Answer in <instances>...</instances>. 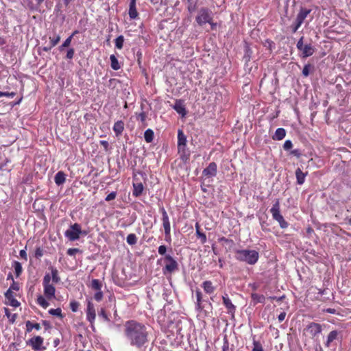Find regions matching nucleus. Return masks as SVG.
I'll return each instance as SVG.
<instances>
[{"mask_svg":"<svg viewBox=\"0 0 351 351\" xmlns=\"http://www.w3.org/2000/svg\"><path fill=\"white\" fill-rule=\"evenodd\" d=\"M217 166L214 162H210L202 171V175L207 178L215 177L217 175Z\"/></svg>","mask_w":351,"mask_h":351,"instance_id":"ddd939ff","label":"nucleus"},{"mask_svg":"<svg viewBox=\"0 0 351 351\" xmlns=\"http://www.w3.org/2000/svg\"><path fill=\"white\" fill-rule=\"evenodd\" d=\"M137 237L135 234H129L126 238L127 243L130 245H134L137 243Z\"/></svg>","mask_w":351,"mask_h":351,"instance_id":"c9c22d12","label":"nucleus"},{"mask_svg":"<svg viewBox=\"0 0 351 351\" xmlns=\"http://www.w3.org/2000/svg\"><path fill=\"white\" fill-rule=\"evenodd\" d=\"M186 145V136L184 134L182 130H179L178 132V152H184L185 147Z\"/></svg>","mask_w":351,"mask_h":351,"instance_id":"4468645a","label":"nucleus"},{"mask_svg":"<svg viewBox=\"0 0 351 351\" xmlns=\"http://www.w3.org/2000/svg\"><path fill=\"white\" fill-rule=\"evenodd\" d=\"M304 36H302L296 44L297 49L302 52L301 57L302 58H308L312 56L315 51V48L311 44L304 45Z\"/></svg>","mask_w":351,"mask_h":351,"instance_id":"0eeeda50","label":"nucleus"},{"mask_svg":"<svg viewBox=\"0 0 351 351\" xmlns=\"http://www.w3.org/2000/svg\"><path fill=\"white\" fill-rule=\"evenodd\" d=\"M253 346L252 351H264L262 345L258 341L254 340Z\"/></svg>","mask_w":351,"mask_h":351,"instance_id":"09e8293b","label":"nucleus"},{"mask_svg":"<svg viewBox=\"0 0 351 351\" xmlns=\"http://www.w3.org/2000/svg\"><path fill=\"white\" fill-rule=\"evenodd\" d=\"M133 186H134V189L132 191V195L134 197L140 196L142 194L143 189H144L143 184L142 183L134 184Z\"/></svg>","mask_w":351,"mask_h":351,"instance_id":"cd10ccee","label":"nucleus"},{"mask_svg":"<svg viewBox=\"0 0 351 351\" xmlns=\"http://www.w3.org/2000/svg\"><path fill=\"white\" fill-rule=\"evenodd\" d=\"M292 147H293V143H292L291 141H290V140L285 141L284 145H283V148L285 150H289L291 148H292Z\"/></svg>","mask_w":351,"mask_h":351,"instance_id":"864d4df0","label":"nucleus"},{"mask_svg":"<svg viewBox=\"0 0 351 351\" xmlns=\"http://www.w3.org/2000/svg\"><path fill=\"white\" fill-rule=\"evenodd\" d=\"M34 256L36 258H40L43 256V250L40 247H37L35 250Z\"/></svg>","mask_w":351,"mask_h":351,"instance_id":"3c124183","label":"nucleus"},{"mask_svg":"<svg viewBox=\"0 0 351 351\" xmlns=\"http://www.w3.org/2000/svg\"><path fill=\"white\" fill-rule=\"evenodd\" d=\"M116 196H117V193L115 191H112L106 196V197L105 198V200L107 202H110L111 200L114 199L116 198Z\"/></svg>","mask_w":351,"mask_h":351,"instance_id":"603ef678","label":"nucleus"},{"mask_svg":"<svg viewBox=\"0 0 351 351\" xmlns=\"http://www.w3.org/2000/svg\"><path fill=\"white\" fill-rule=\"evenodd\" d=\"M37 303L44 308H46L49 306V303L46 300V299L41 295H38L37 298Z\"/></svg>","mask_w":351,"mask_h":351,"instance_id":"f704fd0d","label":"nucleus"},{"mask_svg":"<svg viewBox=\"0 0 351 351\" xmlns=\"http://www.w3.org/2000/svg\"><path fill=\"white\" fill-rule=\"evenodd\" d=\"M43 285L44 288V295L48 300L55 298L56 288L53 283H51V276L49 274H46L44 276L43 280Z\"/></svg>","mask_w":351,"mask_h":351,"instance_id":"39448f33","label":"nucleus"},{"mask_svg":"<svg viewBox=\"0 0 351 351\" xmlns=\"http://www.w3.org/2000/svg\"><path fill=\"white\" fill-rule=\"evenodd\" d=\"M163 260L165 262V267L162 268L164 275L171 274L178 269V263L170 254H166Z\"/></svg>","mask_w":351,"mask_h":351,"instance_id":"423d86ee","label":"nucleus"},{"mask_svg":"<svg viewBox=\"0 0 351 351\" xmlns=\"http://www.w3.org/2000/svg\"><path fill=\"white\" fill-rule=\"evenodd\" d=\"M154 133L152 130L147 129L144 133V138L147 143H152L154 139Z\"/></svg>","mask_w":351,"mask_h":351,"instance_id":"473e14b6","label":"nucleus"},{"mask_svg":"<svg viewBox=\"0 0 351 351\" xmlns=\"http://www.w3.org/2000/svg\"><path fill=\"white\" fill-rule=\"evenodd\" d=\"M202 287L204 291L208 294L213 293L215 290V288L213 287L212 282L210 280L204 281L202 283Z\"/></svg>","mask_w":351,"mask_h":351,"instance_id":"bb28decb","label":"nucleus"},{"mask_svg":"<svg viewBox=\"0 0 351 351\" xmlns=\"http://www.w3.org/2000/svg\"><path fill=\"white\" fill-rule=\"evenodd\" d=\"M129 16L130 19H134L138 16V12L136 8V0H131L130 3Z\"/></svg>","mask_w":351,"mask_h":351,"instance_id":"4be33fe9","label":"nucleus"},{"mask_svg":"<svg viewBox=\"0 0 351 351\" xmlns=\"http://www.w3.org/2000/svg\"><path fill=\"white\" fill-rule=\"evenodd\" d=\"M286 136V130L282 128H278L275 134L273 135L272 138L276 141H280Z\"/></svg>","mask_w":351,"mask_h":351,"instance_id":"5701e85b","label":"nucleus"},{"mask_svg":"<svg viewBox=\"0 0 351 351\" xmlns=\"http://www.w3.org/2000/svg\"><path fill=\"white\" fill-rule=\"evenodd\" d=\"M66 180V175L63 171H58L55 177H54V181L55 183L60 186L65 182Z\"/></svg>","mask_w":351,"mask_h":351,"instance_id":"b1692460","label":"nucleus"},{"mask_svg":"<svg viewBox=\"0 0 351 351\" xmlns=\"http://www.w3.org/2000/svg\"><path fill=\"white\" fill-rule=\"evenodd\" d=\"M146 117H147L145 112H142L138 114L137 119L140 120L142 123H144L145 121Z\"/></svg>","mask_w":351,"mask_h":351,"instance_id":"052dcab7","label":"nucleus"},{"mask_svg":"<svg viewBox=\"0 0 351 351\" xmlns=\"http://www.w3.org/2000/svg\"><path fill=\"white\" fill-rule=\"evenodd\" d=\"M230 349L229 348V342L226 337L223 339V344L222 346V351H228Z\"/></svg>","mask_w":351,"mask_h":351,"instance_id":"4d7b16f0","label":"nucleus"},{"mask_svg":"<svg viewBox=\"0 0 351 351\" xmlns=\"http://www.w3.org/2000/svg\"><path fill=\"white\" fill-rule=\"evenodd\" d=\"M302 24V23H301L300 21L295 20V21L291 26L292 32L293 33L296 32Z\"/></svg>","mask_w":351,"mask_h":351,"instance_id":"8fccbe9b","label":"nucleus"},{"mask_svg":"<svg viewBox=\"0 0 351 351\" xmlns=\"http://www.w3.org/2000/svg\"><path fill=\"white\" fill-rule=\"evenodd\" d=\"M74 53H75V50L73 48H70L68 51H67V53H66V58L67 59H72L74 56Z\"/></svg>","mask_w":351,"mask_h":351,"instance_id":"6e6d98bb","label":"nucleus"},{"mask_svg":"<svg viewBox=\"0 0 351 351\" xmlns=\"http://www.w3.org/2000/svg\"><path fill=\"white\" fill-rule=\"evenodd\" d=\"M270 213L272 215L273 219L278 222L281 228L285 229L289 226V223L285 220L283 216L280 214V201L278 199H276L270 209Z\"/></svg>","mask_w":351,"mask_h":351,"instance_id":"7ed1b4c3","label":"nucleus"},{"mask_svg":"<svg viewBox=\"0 0 351 351\" xmlns=\"http://www.w3.org/2000/svg\"><path fill=\"white\" fill-rule=\"evenodd\" d=\"M49 40H50V45L53 47L56 45H58V43L60 42V35H54L53 37L50 36Z\"/></svg>","mask_w":351,"mask_h":351,"instance_id":"79ce46f5","label":"nucleus"},{"mask_svg":"<svg viewBox=\"0 0 351 351\" xmlns=\"http://www.w3.org/2000/svg\"><path fill=\"white\" fill-rule=\"evenodd\" d=\"M15 95H16V93L14 92L8 93V92H1L0 91V97H3V96L8 97H14L15 96Z\"/></svg>","mask_w":351,"mask_h":351,"instance_id":"13d9d810","label":"nucleus"},{"mask_svg":"<svg viewBox=\"0 0 351 351\" xmlns=\"http://www.w3.org/2000/svg\"><path fill=\"white\" fill-rule=\"evenodd\" d=\"M96 317L95 309L93 304L88 300L86 308V319L91 324H93ZM93 328V325L91 326Z\"/></svg>","mask_w":351,"mask_h":351,"instance_id":"f8f14e48","label":"nucleus"},{"mask_svg":"<svg viewBox=\"0 0 351 351\" xmlns=\"http://www.w3.org/2000/svg\"><path fill=\"white\" fill-rule=\"evenodd\" d=\"M173 109L182 117H184L186 114V108L184 103L181 100H176L173 106Z\"/></svg>","mask_w":351,"mask_h":351,"instance_id":"a211bd4d","label":"nucleus"},{"mask_svg":"<svg viewBox=\"0 0 351 351\" xmlns=\"http://www.w3.org/2000/svg\"><path fill=\"white\" fill-rule=\"evenodd\" d=\"M223 303L228 310V313L234 315L236 311V306L232 303L230 299L228 297L227 294L222 297Z\"/></svg>","mask_w":351,"mask_h":351,"instance_id":"dca6fc26","label":"nucleus"},{"mask_svg":"<svg viewBox=\"0 0 351 351\" xmlns=\"http://www.w3.org/2000/svg\"><path fill=\"white\" fill-rule=\"evenodd\" d=\"M123 42H124L123 36H122V35L119 36L115 39V47L119 49H121L123 48Z\"/></svg>","mask_w":351,"mask_h":351,"instance_id":"4c0bfd02","label":"nucleus"},{"mask_svg":"<svg viewBox=\"0 0 351 351\" xmlns=\"http://www.w3.org/2000/svg\"><path fill=\"white\" fill-rule=\"evenodd\" d=\"M212 19V12L206 8H202L198 11L195 21L199 25L202 26L207 23H210Z\"/></svg>","mask_w":351,"mask_h":351,"instance_id":"6e6552de","label":"nucleus"},{"mask_svg":"<svg viewBox=\"0 0 351 351\" xmlns=\"http://www.w3.org/2000/svg\"><path fill=\"white\" fill-rule=\"evenodd\" d=\"M49 269L51 271V275H50L51 276V281H52V282L54 284H57V283L60 282V277L59 276L58 269L53 267H50Z\"/></svg>","mask_w":351,"mask_h":351,"instance_id":"a878e982","label":"nucleus"},{"mask_svg":"<svg viewBox=\"0 0 351 351\" xmlns=\"http://www.w3.org/2000/svg\"><path fill=\"white\" fill-rule=\"evenodd\" d=\"M259 258V254L254 250H237L235 251V258L249 265L256 264Z\"/></svg>","mask_w":351,"mask_h":351,"instance_id":"f03ea898","label":"nucleus"},{"mask_svg":"<svg viewBox=\"0 0 351 351\" xmlns=\"http://www.w3.org/2000/svg\"><path fill=\"white\" fill-rule=\"evenodd\" d=\"M252 53V49L249 47H246L245 49V54L243 56V60L246 63L250 61Z\"/></svg>","mask_w":351,"mask_h":351,"instance_id":"e433bc0d","label":"nucleus"},{"mask_svg":"<svg viewBox=\"0 0 351 351\" xmlns=\"http://www.w3.org/2000/svg\"><path fill=\"white\" fill-rule=\"evenodd\" d=\"M94 298L96 301L99 302L103 298V293L101 291V290L97 291V292L95 293L94 295Z\"/></svg>","mask_w":351,"mask_h":351,"instance_id":"5fc2aeb1","label":"nucleus"},{"mask_svg":"<svg viewBox=\"0 0 351 351\" xmlns=\"http://www.w3.org/2000/svg\"><path fill=\"white\" fill-rule=\"evenodd\" d=\"M158 251L160 255H166L165 253L167 252V247L164 245H160L158 247Z\"/></svg>","mask_w":351,"mask_h":351,"instance_id":"bf43d9fd","label":"nucleus"},{"mask_svg":"<svg viewBox=\"0 0 351 351\" xmlns=\"http://www.w3.org/2000/svg\"><path fill=\"white\" fill-rule=\"evenodd\" d=\"M5 298L9 301L10 306L13 307H18L20 305V302L14 298V293L11 290H7L5 293Z\"/></svg>","mask_w":351,"mask_h":351,"instance_id":"f3484780","label":"nucleus"},{"mask_svg":"<svg viewBox=\"0 0 351 351\" xmlns=\"http://www.w3.org/2000/svg\"><path fill=\"white\" fill-rule=\"evenodd\" d=\"M124 130V123L122 121H117L113 126V131L117 136L121 135Z\"/></svg>","mask_w":351,"mask_h":351,"instance_id":"412c9836","label":"nucleus"},{"mask_svg":"<svg viewBox=\"0 0 351 351\" xmlns=\"http://www.w3.org/2000/svg\"><path fill=\"white\" fill-rule=\"evenodd\" d=\"M306 329L312 337H315L322 332V326L318 323L311 322L306 326Z\"/></svg>","mask_w":351,"mask_h":351,"instance_id":"9b49d317","label":"nucleus"},{"mask_svg":"<svg viewBox=\"0 0 351 351\" xmlns=\"http://www.w3.org/2000/svg\"><path fill=\"white\" fill-rule=\"evenodd\" d=\"M196 298H197V303H196V309L198 311H201L204 308V306L202 305V292L197 289L195 291Z\"/></svg>","mask_w":351,"mask_h":351,"instance_id":"c85d7f7f","label":"nucleus"},{"mask_svg":"<svg viewBox=\"0 0 351 351\" xmlns=\"http://www.w3.org/2000/svg\"><path fill=\"white\" fill-rule=\"evenodd\" d=\"M124 327L125 336L130 346L141 348L148 343L149 333L144 324L130 320L125 322Z\"/></svg>","mask_w":351,"mask_h":351,"instance_id":"f257e3e1","label":"nucleus"},{"mask_svg":"<svg viewBox=\"0 0 351 351\" xmlns=\"http://www.w3.org/2000/svg\"><path fill=\"white\" fill-rule=\"evenodd\" d=\"M90 287L93 289L99 291L101 288V284L98 279H93L91 281Z\"/></svg>","mask_w":351,"mask_h":351,"instance_id":"ea45409f","label":"nucleus"},{"mask_svg":"<svg viewBox=\"0 0 351 351\" xmlns=\"http://www.w3.org/2000/svg\"><path fill=\"white\" fill-rule=\"evenodd\" d=\"M100 145H102L106 151L108 149L109 143L106 141H100Z\"/></svg>","mask_w":351,"mask_h":351,"instance_id":"774afa93","label":"nucleus"},{"mask_svg":"<svg viewBox=\"0 0 351 351\" xmlns=\"http://www.w3.org/2000/svg\"><path fill=\"white\" fill-rule=\"evenodd\" d=\"M99 315L101 316V317H103L105 321H107V322L110 321L108 316L106 313V311H104V309H103V308L101 309V311L99 312Z\"/></svg>","mask_w":351,"mask_h":351,"instance_id":"680f3d73","label":"nucleus"},{"mask_svg":"<svg viewBox=\"0 0 351 351\" xmlns=\"http://www.w3.org/2000/svg\"><path fill=\"white\" fill-rule=\"evenodd\" d=\"M162 213V226L165 230V234L169 237V232H171V225L167 211L164 207L160 209Z\"/></svg>","mask_w":351,"mask_h":351,"instance_id":"9d476101","label":"nucleus"},{"mask_svg":"<svg viewBox=\"0 0 351 351\" xmlns=\"http://www.w3.org/2000/svg\"><path fill=\"white\" fill-rule=\"evenodd\" d=\"M308 173H304L300 168H298L295 171V176L297 180V184L299 185H302L304 184L305 181V178L307 176Z\"/></svg>","mask_w":351,"mask_h":351,"instance_id":"6ab92c4d","label":"nucleus"},{"mask_svg":"<svg viewBox=\"0 0 351 351\" xmlns=\"http://www.w3.org/2000/svg\"><path fill=\"white\" fill-rule=\"evenodd\" d=\"M110 66L114 70H119L121 68V66L119 63V61L114 55H110Z\"/></svg>","mask_w":351,"mask_h":351,"instance_id":"7c9ffc66","label":"nucleus"},{"mask_svg":"<svg viewBox=\"0 0 351 351\" xmlns=\"http://www.w3.org/2000/svg\"><path fill=\"white\" fill-rule=\"evenodd\" d=\"M19 289V284L15 282L13 280L12 284L10 285V288L8 290H11L13 291V290L18 291Z\"/></svg>","mask_w":351,"mask_h":351,"instance_id":"0e129e2a","label":"nucleus"},{"mask_svg":"<svg viewBox=\"0 0 351 351\" xmlns=\"http://www.w3.org/2000/svg\"><path fill=\"white\" fill-rule=\"evenodd\" d=\"M199 229H200L198 223H197L195 224L196 234H197V237L201 239V243L202 244H204L206 242V236L204 233L201 232Z\"/></svg>","mask_w":351,"mask_h":351,"instance_id":"2f4dec72","label":"nucleus"},{"mask_svg":"<svg viewBox=\"0 0 351 351\" xmlns=\"http://www.w3.org/2000/svg\"><path fill=\"white\" fill-rule=\"evenodd\" d=\"M80 250L77 248H69L67 250V254L69 255V256H74Z\"/></svg>","mask_w":351,"mask_h":351,"instance_id":"69168bd1","label":"nucleus"},{"mask_svg":"<svg viewBox=\"0 0 351 351\" xmlns=\"http://www.w3.org/2000/svg\"><path fill=\"white\" fill-rule=\"evenodd\" d=\"M45 0H24L27 8L32 11H37Z\"/></svg>","mask_w":351,"mask_h":351,"instance_id":"2eb2a0df","label":"nucleus"},{"mask_svg":"<svg viewBox=\"0 0 351 351\" xmlns=\"http://www.w3.org/2000/svg\"><path fill=\"white\" fill-rule=\"evenodd\" d=\"M72 38H73V35H71L70 36H69L64 41V43L59 47V50L60 51H62L64 49V48L68 47L71 45Z\"/></svg>","mask_w":351,"mask_h":351,"instance_id":"58836bf2","label":"nucleus"},{"mask_svg":"<svg viewBox=\"0 0 351 351\" xmlns=\"http://www.w3.org/2000/svg\"><path fill=\"white\" fill-rule=\"evenodd\" d=\"M80 306V303L75 300H72L70 302V308L73 312H77Z\"/></svg>","mask_w":351,"mask_h":351,"instance_id":"a18cd8bd","label":"nucleus"},{"mask_svg":"<svg viewBox=\"0 0 351 351\" xmlns=\"http://www.w3.org/2000/svg\"><path fill=\"white\" fill-rule=\"evenodd\" d=\"M80 234L86 235V231H82L81 225L75 223L70 226L69 228L64 232V236L71 241H74L80 239Z\"/></svg>","mask_w":351,"mask_h":351,"instance_id":"20e7f679","label":"nucleus"},{"mask_svg":"<svg viewBox=\"0 0 351 351\" xmlns=\"http://www.w3.org/2000/svg\"><path fill=\"white\" fill-rule=\"evenodd\" d=\"M338 335H339V332L337 330H332L331 332H330V333L328 334V335L327 337V340L325 343V346L326 348H329L330 346V343L337 338Z\"/></svg>","mask_w":351,"mask_h":351,"instance_id":"393cba45","label":"nucleus"},{"mask_svg":"<svg viewBox=\"0 0 351 351\" xmlns=\"http://www.w3.org/2000/svg\"><path fill=\"white\" fill-rule=\"evenodd\" d=\"M5 313L7 317L10 318V321L12 323H14L15 322L16 314H11L9 309L7 308H5Z\"/></svg>","mask_w":351,"mask_h":351,"instance_id":"c03bdc74","label":"nucleus"},{"mask_svg":"<svg viewBox=\"0 0 351 351\" xmlns=\"http://www.w3.org/2000/svg\"><path fill=\"white\" fill-rule=\"evenodd\" d=\"M252 298L253 300L258 303H264L265 300V298L263 295H258L256 293H253L252 295Z\"/></svg>","mask_w":351,"mask_h":351,"instance_id":"a19ab883","label":"nucleus"},{"mask_svg":"<svg viewBox=\"0 0 351 351\" xmlns=\"http://www.w3.org/2000/svg\"><path fill=\"white\" fill-rule=\"evenodd\" d=\"M219 241L221 242V243H223L224 244L228 245L230 247H231L234 244V242H233L232 240L228 239H227V238H226L224 237H222L219 238Z\"/></svg>","mask_w":351,"mask_h":351,"instance_id":"de8ad7c7","label":"nucleus"},{"mask_svg":"<svg viewBox=\"0 0 351 351\" xmlns=\"http://www.w3.org/2000/svg\"><path fill=\"white\" fill-rule=\"evenodd\" d=\"M49 313L52 315L62 317V310L60 308H51L49 311Z\"/></svg>","mask_w":351,"mask_h":351,"instance_id":"49530a36","label":"nucleus"},{"mask_svg":"<svg viewBox=\"0 0 351 351\" xmlns=\"http://www.w3.org/2000/svg\"><path fill=\"white\" fill-rule=\"evenodd\" d=\"M44 339L40 336H36L27 341V345L30 346L34 351L45 350V347L43 346Z\"/></svg>","mask_w":351,"mask_h":351,"instance_id":"1a4fd4ad","label":"nucleus"},{"mask_svg":"<svg viewBox=\"0 0 351 351\" xmlns=\"http://www.w3.org/2000/svg\"><path fill=\"white\" fill-rule=\"evenodd\" d=\"M310 12H311V10H308L306 8H302L300 10L299 13L298 14L295 20H297L298 21H300L301 23H303L304 21L305 20V19L307 17V16L309 14Z\"/></svg>","mask_w":351,"mask_h":351,"instance_id":"aec40b11","label":"nucleus"},{"mask_svg":"<svg viewBox=\"0 0 351 351\" xmlns=\"http://www.w3.org/2000/svg\"><path fill=\"white\" fill-rule=\"evenodd\" d=\"M313 66L310 64H305L302 69V75L304 77H308L310 73V69H313Z\"/></svg>","mask_w":351,"mask_h":351,"instance_id":"37998d69","label":"nucleus"},{"mask_svg":"<svg viewBox=\"0 0 351 351\" xmlns=\"http://www.w3.org/2000/svg\"><path fill=\"white\" fill-rule=\"evenodd\" d=\"M12 267L14 269L16 277H19L23 271L21 264L19 262L15 261L12 263Z\"/></svg>","mask_w":351,"mask_h":351,"instance_id":"72a5a7b5","label":"nucleus"},{"mask_svg":"<svg viewBox=\"0 0 351 351\" xmlns=\"http://www.w3.org/2000/svg\"><path fill=\"white\" fill-rule=\"evenodd\" d=\"M291 154L294 156H296L297 158H300L302 156L301 151L299 149H293L291 152Z\"/></svg>","mask_w":351,"mask_h":351,"instance_id":"e2e57ef3","label":"nucleus"},{"mask_svg":"<svg viewBox=\"0 0 351 351\" xmlns=\"http://www.w3.org/2000/svg\"><path fill=\"white\" fill-rule=\"evenodd\" d=\"M19 254H20V256L25 259V261L27 260V253H26V251L25 250H21L20 252H19Z\"/></svg>","mask_w":351,"mask_h":351,"instance_id":"338daca9","label":"nucleus"},{"mask_svg":"<svg viewBox=\"0 0 351 351\" xmlns=\"http://www.w3.org/2000/svg\"><path fill=\"white\" fill-rule=\"evenodd\" d=\"M25 326H26V330L28 332H31L33 328H34L37 330H39L40 329V326L38 323L33 324L32 322H31L29 320L25 322Z\"/></svg>","mask_w":351,"mask_h":351,"instance_id":"c756f323","label":"nucleus"}]
</instances>
